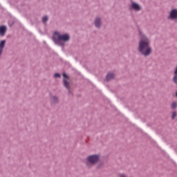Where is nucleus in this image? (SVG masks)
Instances as JSON below:
<instances>
[{
    "label": "nucleus",
    "instance_id": "nucleus-1",
    "mask_svg": "<svg viewBox=\"0 0 177 177\" xmlns=\"http://www.w3.org/2000/svg\"><path fill=\"white\" fill-rule=\"evenodd\" d=\"M140 40L139 42L138 50L144 56H149L151 53V48L150 47V39L146 37L143 33L140 32Z\"/></svg>",
    "mask_w": 177,
    "mask_h": 177
},
{
    "label": "nucleus",
    "instance_id": "nucleus-2",
    "mask_svg": "<svg viewBox=\"0 0 177 177\" xmlns=\"http://www.w3.org/2000/svg\"><path fill=\"white\" fill-rule=\"evenodd\" d=\"M53 39L57 45L64 46V42L70 41V35L68 34L60 35L59 32H55Z\"/></svg>",
    "mask_w": 177,
    "mask_h": 177
},
{
    "label": "nucleus",
    "instance_id": "nucleus-3",
    "mask_svg": "<svg viewBox=\"0 0 177 177\" xmlns=\"http://www.w3.org/2000/svg\"><path fill=\"white\" fill-rule=\"evenodd\" d=\"M87 161H88V162H90V164H96V162H97V161H99V156H97V155L89 156L87 158Z\"/></svg>",
    "mask_w": 177,
    "mask_h": 177
},
{
    "label": "nucleus",
    "instance_id": "nucleus-4",
    "mask_svg": "<svg viewBox=\"0 0 177 177\" xmlns=\"http://www.w3.org/2000/svg\"><path fill=\"white\" fill-rule=\"evenodd\" d=\"M63 77H64V78H65V79H64V86H66V88H67V89H68V91H70V83L68 82V81H67L68 76H67V74L63 73Z\"/></svg>",
    "mask_w": 177,
    "mask_h": 177
},
{
    "label": "nucleus",
    "instance_id": "nucleus-5",
    "mask_svg": "<svg viewBox=\"0 0 177 177\" xmlns=\"http://www.w3.org/2000/svg\"><path fill=\"white\" fill-rule=\"evenodd\" d=\"M169 19H171V20H175V19H177V10L174 9L170 12Z\"/></svg>",
    "mask_w": 177,
    "mask_h": 177
},
{
    "label": "nucleus",
    "instance_id": "nucleus-6",
    "mask_svg": "<svg viewBox=\"0 0 177 177\" xmlns=\"http://www.w3.org/2000/svg\"><path fill=\"white\" fill-rule=\"evenodd\" d=\"M131 8H132V9H133V10H136L137 12H139V10H140V9H141L140 6H139V4H138L136 3H132Z\"/></svg>",
    "mask_w": 177,
    "mask_h": 177
},
{
    "label": "nucleus",
    "instance_id": "nucleus-7",
    "mask_svg": "<svg viewBox=\"0 0 177 177\" xmlns=\"http://www.w3.org/2000/svg\"><path fill=\"white\" fill-rule=\"evenodd\" d=\"M6 33V26H0V35L1 37H3L5 34Z\"/></svg>",
    "mask_w": 177,
    "mask_h": 177
},
{
    "label": "nucleus",
    "instance_id": "nucleus-8",
    "mask_svg": "<svg viewBox=\"0 0 177 177\" xmlns=\"http://www.w3.org/2000/svg\"><path fill=\"white\" fill-rule=\"evenodd\" d=\"M5 44H6V41L2 40L0 43V56L2 55V52H3V48H5Z\"/></svg>",
    "mask_w": 177,
    "mask_h": 177
},
{
    "label": "nucleus",
    "instance_id": "nucleus-9",
    "mask_svg": "<svg viewBox=\"0 0 177 177\" xmlns=\"http://www.w3.org/2000/svg\"><path fill=\"white\" fill-rule=\"evenodd\" d=\"M101 24H102V22L100 21V18H99V17L96 18L95 20V27L99 28V27H100Z\"/></svg>",
    "mask_w": 177,
    "mask_h": 177
},
{
    "label": "nucleus",
    "instance_id": "nucleus-10",
    "mask_svg": "<svg viewBox=\"0 0 177 177\" xmlns=\"http://www.w3.org/2000/svg\"><path fill=\"white\" fill-rule=\"evenodd\" d=\"M113 79H114V74L112 73H109L106 75V81H110Z\"/></svg>",
    "mask_w": 177,
    "mask_h": 177
},
{
    "label": "nucleus",
    "instance_id": "nucleus-11",
    "mask_svg": "<svg viewBox=\"0 0 177 177\" xmlns=\"http://www.w3.org/2000/svg\"><path fill=\"white\" fill-rule=\"evenodd\" d=\"M42 21H43V23H46L48 21V17L47 16H44L42 18Z\"/></svg>",
    "mask_w": 177,
    "mask_h": 177
},
{
    "label": "nucleus",
    "instance_id": "nucleus-12",
    "mask_svg": "<svg viewBox=\"0 0 177 177\" xmlns=\"http://www.w3.org/2000/svg\"><path fill=\"white\" fill-rule=\"evenodd\" d=\"M176 118V112H172V115H171L172 120H175Z\"/></svg>",
    "mask_w": 177,
    "mask_h": 177
},
{
    "label": "nucleus",
    "instance_id": "nucleus-13",
    "mask_svg": "<svg viewBox=\"0 0 177 177\" xmlns=\"http://www.w3.org/2000/svg\"><path fill=\"white\" fill-rule=\"evenodd\" d=\"M173 81L174 84H177V75H174V77H173Z\"/></svg>",
    "mask_w": 177,
    "mask_h": 177
},
{
    "label": "nucleus",
    "instance_id": "nucleus-14",
    "mask_svg": "<svg viewBox=\"0 0 177 177\" xmlns=\"http://www.w3.org/2000/svg\"><path fill=\"white\" fill-rule=\"evenodd\" d=\"M53 99V102H54V103H56V102H57V97L54 96L52 97Z\"/></svg>",
    "mask_w": 177,
    "mask_h": 177
},
{
    "label": "nucleus",
    "instance_id": "nucleus-15",
    "mask_svg": "<svg viewBox=\"0 0 177 177\" xmlns=\"http://www.w3.org/2000/svg\"><path fill=\"white\" fill-rule=\"evenodd\" d=\"M177 104H176V102H173L171 104V107L172 109H175L176 107Z\"/></svg>",
    "mask_w": 177,
    "mask_h": 177
},
{
    "label": "nucleus",
    "instance_id": "nucleus-16",
    "mask_svg": "<svg viewBox=\"0 0 177 177\" xmlns=\"http://www.w3.org/2000/svg\"><path fill=\"white\" fill-rule=\"evenodd\" d=\"M54 77H55V78H59L60 74H59V73H55V74L54 75Z\"/></svg>",
    "mask_w": 177,
    "mask_h": 177
}]
</instances>
